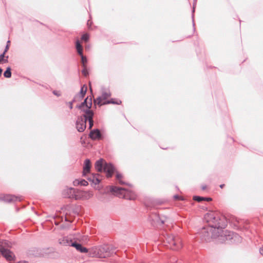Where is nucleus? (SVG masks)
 I'll use <instances>...</instances> for the list:
<instances>
[{"instance_id": "obj_1", "label": "nucleus", "mask_w": 263, "mask_h": 263, "mask_svg": "<svg viewBox=\"0 0 263 263\" xmlns=\"http://www.w3.org/2000/svg\"><path fill=\"white\" fill-rule=\"evenodd\" d=\"M204 221L209 225L203 227L199 232L203 240L210 241L213 239H216L219 243L241 242V237L238 234L223 230L226 226V219L219 213L213 211L208 212L204 216Z\"/></svg>"}, {"instance_id": "obj_2", "label": "nucleus", "mask_w": 263, "mask_h": 263, "mask_svg": "<svg viewBox=\"0 0 263 263\" xmlns=\"http://www.w3.org/2000/svg\"><path fill=\"white\" fill-rule=\"evenodd\" d=\"M149 220L155 226H161L163 224L168 226L170 224L172 223V220L171 218L166 215H160L156 213H153L149 215Z\"/></svg>"}, {"instance_id": "obj_3", "label": "nucleus", "mask_w": 263, "mask_h": 263, "mask_svg": "<svg viewBox=\"0 0 263 263\" xmlns=\"http://www.w3.org/2000/svg\"><path fill=\"white\" fill-rule=\"evenodd\" d=\"M95 168L99 172L103 171L107 173V177H111L112 174L116 171L115 167L110 163L104 162L103 159H100L95 163Z\"/></svg>"}, {"instance_id": "obj_4", "label": "nucleus", "mask_w": 263, "mask_h": 263, "mask_svg": "<svg viewBox=\"0 0 263 263\" xmlns=\"http://www.w3.org/2000/svg\"><path fill=\"white\" fill-rule=\"evenodd\" d=\"M164 242L168 245L170 249L177 250L182 247L181 240L178 236L166 235L164 237Z\"/></svg>"}, {"instance_id": "obj_5", "label": "nucleus", "mask_w": 263, "mask_h": 263, "mask_svg": "<svg viewBox=\"0 0 263 263\" xmlns=\"http://www.w3.org/2000/svg\"><path fill=\"white\" fill-rule=\"evenodd\" d=\"M110 96L111 93L109 91L103 92L101 96L99 97L96 99L94 100V103L99 106L108 104H120L121 103V101L120 100L115 101L112 99L110 100L105 101V100L110 97Z\"/></svg>"}, {"instance_id": "obj_6", "label": "nucleus", "mask_w": 263, "mask_h": 263, "mask_svg": "<svg viewBox=\"0 0 263 263\" xmlns=\"http://www.w3.org/2000/svg\"><path fill=\"white\" fill-rule=\"evenodd\" d=\"M146 199L144 201L145 206L150 208L157 209L165 202L163 198H146Z\"/></svg>"}, {"instance_id": "obj_7", "label": "nucleus", "mask_w": 263, "mask_h": 263, "mask_svg": "<svg viewBox=\"0 0 263 263\" xmlns=\"http://www.w3.org/2000/svg\"><path fill=\"white\" fill-rule=\"evenodd\" d=\"M91 106V98L89 99L87 97L85 99L83 102H82L80 105H78L77 107L79 108L82 112H84V114H86L88 111H92V110H90Z\"/></svg>"}, {"instance_id": "obj_8", "label": "nucleus", "mask_w": 263, "mask_h": 263, "mask_svg": "<svg viewBox=\"0 0 263 263\" xmlns=\"http://www.w3.org/2000/svg\"><path fill=\"white\" fill-rule=\"evenodd\" d=\"M76 125L78 131L79 132H83L85 129L86 118H84V114L78 118Z\"/></svg>"}, {"instance_id": "obj_9", "label": "nucleus", "mask_w": 263, "mask_h": 263, "mask_svg": "<svg viewBox=\"0 0 263 263\" xmlns=\"http://www.w3.org/2000/svg\"><path fill=\"white\" fill-rule=\"evenodd\" d=\"M0 251L2 255L8 261H11L14 259L15 256L14 254L9 250L2 247Z\"/></svg>"}, {"instance_id": "obj_10", "label": "nucleus", "mask_w": 263, "mask_h": 263, "mask_svg": "<svg viewBox=\"0 0 263 263\" xmlns=\"http://www.w3.org/2000/svg\"><path fill=\"white\" fill-rule=\"evenodd\" d=\"M76 239H78V238L70 235L69 236H64L60 238L59 239V242L60 244L63 246H71V244L73 242L72 240Z\"/></svg>"}, {"instance_id": "obj_11", "label": "nucleus", "mask_w": 263, "mask_h": 263, "mask_svg": "<svg viewBox=\"0 0 263 263\" xmlns=\"http://www.w3.org/2000/svg\"><path fill=\"white\" fill-rule=\"evenodd\" d=\"M93 112L88 111L87 114H84V118H86V122L87 121L89 122V128H91L93 125Z\"/></svg>"}, {"instance_id": "obj_12", "label": "nucleus", "mask_w": 263, "mask_h": 263, "mask_svg": "<svg viewBox=\"0 0 263 263\" xmlns=\"http://www.w3.org/2000/svg\"><path fill=\"white\" fill-rule=\"evenodd\" d=\"M87 89V87L85 85H84L83 86H82L80 93L75 96V97H74V98L73 99V101H77L78 100H80L82 98H83L86 92Z\"/></svg>"}, {"instance_id": "obj_13", "label": "nucleus", "mask_w": 263, "mask_h": 263, "mask_svg": "<svg viewBox=\"0 0 263 263\" xmlns=\"http://www.w3.org/2000/svg\"><path fill=\"white\" fill-rule=\"evenodd\" d=\"M89 136L91 139L94 140L100 139L101 135L100 130L96 129L91 130Z\"/></svg>"}, {"instance_id": "obj_14", "label": "nucleus", "mask_w": 263, "mask_h": 263, "mask_svg": "<svg viewBox=\"0 0 263 263\" xmlns=\"http://www.w3.org/2000/svg\"><path fill=\"white\" fill-rule=\"evenodd\" d=\"M124 190L123 188L117 186H109V191L114 196H117L118 194H122V192Z\"/></svg>"}, {"instance_id": "obj_15", "label": "nucleus", "mask_w": 263, "mask_h": 263, "mask_svg": "<svg viewBox=\"0 0 263 263\" xmlns=\"http://www.w3.org/2000/svg\"><path fill=\"white\" fill-rule=\"evenodd\" d=\"M71 246L74 247L76 250L81 253H86L87 252V249L82 247V246L78 243H77L76 242H73L71 244Z\"/></svg>"}, {"instance_id": "obj_16", "label": "nucleus", "mask_w": 263, "mask_h": 263, "mask_svg": "<svg viewBox=\"0 0 263 263\" xmlns=\"http://www.w3.org/2000/svg\"><path fill=\"white\" fill-rule=\"evenodd\" d=\"M90 169V161L89 159H86L83 166V173L86 174L89 172Z\"/></svg>"}, {"instance_id": "obj_17", "label": "nucleus", "mask_w": 263, "mask_h": 263, "mask_svg": "<svg viewBox=\"0 0 263 263\" xmlns=\"http://www.w3.org/2000/svg\"><path fill=\"white\" fill-rule=\"evenodd\" d=\"M64 192L66 193L65 194L68 195L67 197H74L73 194L74 193V190L73 188L67 187L64 190ZM74 197H76V195H75Z\"/></svg>"}, {"instance_id": "obj_18", "label": "nucleus", "mask_w": 263, "mask_h": 263, "mask_svg": "<svg viewBox=\"0 0 263 263\" xmlns=\"http://www.w3.org/2000/svg\"><path fill=\"white\" fill-rule=\"evenodd\" d=\"M89 180L92 181V182L95 185L98 184L100 182L99 175L97 174L93 175L92 177L89 178Z\"/></svg>"}, {"instance_id": "obj_19", "label": "nucleus", "mask_w": 263, "mask_h": 263, "mask_svg": "<svg viewBox=\"0 0 263 263\" xmlns=\"http://www.w3.org/2000/svg\"><path fill=\"white\" fill-rule=\"evenodd\" d=\"M18 199V201H21L20 198H0V202L10 203L13 201H16Z\"/></svg>"}, {"instance_id": "obj_20", "label": "nucleus", "mask_w": 263, "mask_h": 263, "mask_svg": "<svg viewBox=\"0 0 263 263\" xmlns=\"http://www.w3.org/2000/svg\"><path fill=\"white\" fill-rule=\"evenodd\" d=\"M73 184L74 185L80 184L83 186H86L88 184V182L84 179H82L81 180H75L73 181Z\"/></svg>"}, {"instance_id": "obj_21", "label": "nucleus", "mask_w": 263, "mask_h": 263, "mask_svg": "<svg viewBox=\"0 0 263 263\" xmlns=\"http://www.w3.org/2000/svg\"><path fill=\"white\" fill-rule=\"evenodd\" d=\"M76 48H77V52L79 53V54L80 55H82L83 54L82 47L79 41H78V40L77 41V42H76Z\"/></svg>"}, {"instance_id": "obj_22", "label": "nucleus", "mask_w": 263, "mask_h": 263, "mask_svg": "<svg viewBox=\"0 0 263 263\" xmlns=\"http://www.w3.org/2000/svg\"><path fill=\"white\" fill-rule=\"evenodd\" d=\"M4 76L7 78H9L11 77V68L10 67L7 68L6 71L4 72Z\"/></svg>"}, {"instance_id": "obj_23", "label": "nucleus", "mask_w": 263, "mask_h": 263, "mask_svg": "<svg viewBox=\"0 0 263 263\" xmlns=\"http://www.w3.org/2000/svg\"><path fill=\"white\" fill-rule=\"evenodd\" d=\"M122 178V175L120 173L117 172L116 173V178L118 180L119 183L121 184H124L125 183L121 180Z\"/></svg>"}, {"instance_id": "obj_24", "label": "nucleus", "mask_w": 263, "mask_h": 263, "mask_svg": "<svg viewBox=\"0 0 263 263\" xmlns=\"http://www.w3.org/2000/svg\"><path fill=\"white\" fill-rule=\"evenodd\" d=\"M195 200L198 202H200L202 201H211L212 198H193Z\"/></svg>"}, {"instance_id": "obj_25", "label": "nucleus", "mask_w": 263, "mask_h": 263, "mask_svg": "<svg viewBox=\"0 0 263 263\" xmlns=\"http://www.w3.org/2000/svg\"><path fill=\"white\" fill-rule=\"evenodd\" d=\"M8 57L7 56L6 59H5V56H4V53H2L0 55V63L3 62L4 63L8 62Z\"/></svg>"}, {"instance_id": "obj_26", "label": "nucleus", "mask_w": 263, "mask_h": 263, "mask_svg": "<svg viewBox=\"0 0 263 263\" xmlns=\"http://www.w3.org/2000/svg\"><path fill=\"white\" fill-rule=\"evenodd\" d=\"M82 73L85 77H87L88 75V71L86 65H84L83 69L82 70Z\"/></svg>"}, {"instance_id": "obj_27", "label": "nucleus", "mask_w": 263, "mask_h": 263, "mask_svg": "<svg viewBox=\"0 0 263 263\" xmlns=\"http://www.w3.org/2000/svg\"><path fill=\"white\" fill-rule=\"evenodd\" d=\"M80 56L81 57L82 66H83V67H84V65H86L85 64L87 63V58H86V57L84 56L83 54L81 55Z\"/></svg>"}, {"instance_id": "obj_28", "label": "nucleus", "mask_w": 263, "mask_h": 263, "mask_svg": "<svg viewBox=\"0 0 263 263\" xmlns=\"http://www.w3.org/2000/svg\"><path fill=\"white\" fill-rule=\"evenodd\" d=\"M89 35L88 34L86 33V34H84L82 36L81 39L85 42H87L89 40Z\"/></svg>"}, {"instance_id": "obj_29", "label": "nucleus", "mask_w": 263, "mask_h": 263, "mask_svg": "<svg viewBox=\"0 0 263 263\" xmlns=\"http://www.w3.org/2000/svg\"><path fill=\"white\" fill-rule=\"evenodd\" d=\"M10 43V41H8L7 42V45H6V48H5V51H4V52L3 53H4V56H5V54L6 53V52L7 51V50H8L9 49V43Z\"/></svg>"}, {"instance_id": "obj_30", "label": "nucleus", "mask_w": 263, "mask_h": 263, "mask_svg": "<svg viewBox=\"0 0 263 263\" xmlns=\"http://www.w3.org/2000/svg\"><path fill=\"white\" fill-rule=\"evenodd\" d=\"M74 101H73V100L71 102H69L68 103V104L69 105V107L70 108V109H72L73 108V103L74 102Z\"/></svg>"}, {"instance_id": "obj_31", "label": "nucleus", "mask_w": 263, "mask_h": 263, "mask_svg": "<svg viewBox=\"0 0 263 263\" xmlns=\"http://www.w3.org/2000/svg\"><path fill=\"white\" fill-rule=\"evenodd\" d=\"M53 94L57 96H61V93L58 91H53Z\"/></svg>"}, {"instance_id": "obj_32", "label": "nucleus", "mask_w": 263, "mask_h": 263, "mask_svg": "<svg viewBox=\"0 0 263 263\" xmlns=\"http://www.w3.org/2000/svg\"><path fill=\"white\" fill-rule=\"evenodd\" d=\"M259 252L260 253L263 255V247L260 249Z\"/></svg>"}, {"instance_id": "obj_33", "label": "nucleus", "mask_w": 263, "mask_h": 263, "mask_svg": "<svg viewBox=\"0 0 263 263\" xmlns=\"http://www.w3.org/2000/svg\"><path fill=\"white\" fill-rule=\"evenodd\" d=\"M201 187H202V189L203 190H204L206 188V186L205 185H202Z\"/></svg>"}, {"instance_id": "obj_34", "label": "nucleus", "mask_w": 263, "mask_h": 263, "mask_svg": "<svg viewBox=\"0 0 263 263\" xmlns=\"http://www.w3.org/2000/svg\"><path fill=\"white\" fill-rule=\"evenodd\" d=\"M2 71H3V69L1 68H0V76L2 74Z\"/></svg>"}, {"instance_id": "obj_35", "label": "nucleus", "mask_w": 263, "mask_h": 263, "mask_svg": "<svg viewBox=\"0 0 263 263\" xmlns=\"http://www.w3.org/2000/svg\"><path fill=\"white\" fill-rule=\"evenodd\" d=\"M173 197L176 198V197H180L177 195H174V196Z\"/></svg>"}, {"instance_id": "obj_36", "label": "nucleus", "mask_w": 263, "mask_h": 263, "mask_svg": "<svg viewBox=\"0 0 263 263\" xmlns=\"http://www.w3.org/2000/svg\"><path fill=\"white\" fill-rule=\"evenodd\" d=\"M193 197H196V198H197V197H201V196H194Z\"/></svg>"}, {"instance_id": "obj_37", "label": "nucleus", "mask_w": 263, "mask_h": 263, "mask_svg": "<svg viewBox=\"0 0 263 263\" xmlns=\"http://www.w3.org/2000/svg\"><path fill=\"white\" fill-rule=\"evenodd\" d=\"M224 185V184H221V185H220V187L221 188H222Z\"/></svg>"}, {"instance_id": "obj_38", "label": "nucleus", "mask_w": 263, "mask_h": 263, "mask_svg": "<svg viewBox=\"0 0 263 263\" xmlns=\"http://www.w3.org/2000/svg\"><path fill=\"white\" fill-rule=\"evenodd\" d=\"M182 200H183L185 198H180Z\"/></svg>"}, {"instance_id": "obj_39", "label": "nucleus", "mask_w": 263, "mask_h": 263, "mask_svg": "<svg viewBox=\"0 0 263 263\" xmlns=\"http://www.w3.org/2000/svg\"><path fill=\"white\" fill-rule=\"evenodd\" d=\"M89 21H88L87 24L89 25Z\"/></svg>"}, {"instance_id": "obj_40", "label": "nucleus", "mask_w": 263, "mask_h": 263, "mask_svg": "<svg viewBox=\"0 0 263 263\" xmlns=\"http://www.w3.org/2000/svg\"><path fill=\"white\" fill-rule=\"evenodd\" d=\"M197 0H194V3H195L196 2Z\"/></svg>"}]
</instances>
